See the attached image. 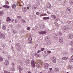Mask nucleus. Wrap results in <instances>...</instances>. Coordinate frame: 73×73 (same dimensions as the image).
Listing matches in <instances>:
<instances>
[{"label":"nucleus","mask_w":73,"mask_h":73,"mask_svg":"<svg viewBox=\"0 0 73 73\" xmlns=\"http://www.w3.org/2000/svg\"><path fill=\"white\" fill-rule=\"evenodd\" d=\"M51 60L53 63H56V58L55 56H52L51 58Z\"/></svg>","instance_id":"1"},{"label":"nucleus","mask_w":73,"mask_h":73,"mask_svg":"<svg viewBox=\"0 0 73 73\" xmlns=\"http://www.w3.org/2000/svg\"><path fill=\"white\" fill-rule=\"evenodd\" d=\"M49 65L48 63H46L44 65V69H48L49 68Z\"/></svg>","instance_id":"2"},{"label":"nucleus","mask_w":73,"mask_h":73,"mask_svg":"<svg viewBox=\"0 0 73 73\" xmlns=\"http://www.w3.org/2000/svg\"><path fill=\"white\" fill-rule=\"evenodd\" d=\"M31 64L32 67L34 68L35 67V61L33 60H32L31 61Z\"/></svg>","instance_id":"3"},{"label":"nucleus","mask_w":73,"mask_h":73,"mask_svg":"<svg viewBox=\"0 0 73 73\" xmlns=\"http://www.w3.org/2000/svg\"><path fill=\"white\" fill-rule=\"evenodd\" d=\"M37 60L36 61V66L37 68H38V67H39V66H40V65H41V64L40 63L39 61L38 62H37Z\"/></svg>","instance_id":"4"},{"label":"nucleus","mask_w":73,"mask_h":73,"mask_svg":"<svg viewBox=\"0 0 73 73\" xmlns=\"http://www.w3.org/2000/svg\"><path fill=\"white\" fill-rule=\"evenodd\" d=\"M72 11V9L71 8L68 7L67 9L66 12L68 13H71V11Z\"/></svg>","instance_id":"5"},{"label":"nucleus","mask_w":73,"mask_h":73,"mask_svg":"<svg viewBox=\"0 0 73 73\" xmlns=\"http://www.w3.org/2000/svg\"><path fill=\"white\" fill-rule=\"evenodd\" d=\"M9 62L8 60H5L4 63V65L5 66H8L9 65Z\"/></svg>","instance_id":"6"},{"label":"nucleus","mask_w":73,"mask_h":73,"mask_svg":"<svg viewBox=\"0 0 73 73\" xmlns=\"http://www.w3.org/2000/svg\"><path fill=\"white\" fill-rule=\"evenodd\" d=\"M59 42H60V43H62V42H63L64 41V40L63 39V38L62 37H60L59 38Z\"/></svg>","instance_id":"7"},{"label":"nucleus","mask_w":73,"mask_h":73,"mask_svg":"<svg viewBox=\"0 0 73 73\" xmlns=\"http://www.w3.org/2000/svg\"><path fill=\"white\" fill-rule=\"evenodd\" d=\"M3 7L4 8H6V9H8V8H10V6L5 5L3 6Z\"/></svg>","instance_id":"8"},{"label":"nucleus","mask_w":73,"mask_h":73,"mask_svg":"<svg viewBox=\"0 0 73 73\" xmlns=\"http://www.w3.org/2000/svg\"><path fill=\"white\" fill-rule=\"evenodd\" d=\"M22 11L23 12L25 13L27 11V8L25 7H23L22 8Z\"/></svg>","instance_id":"9"},{"label":"nucleus","mask_w":73,"mask_h":73,"mask_svg":"<svg viewBox=\"0 0 73 73\" xmlns=\"http://www.w3.org/2000/svg\"><path fill=\"white\" fill-rule=\"evenodd\" d=\"M46 7L47 8H51V7H52V6H51V4H50V3H48L46 5Z\"/></svg>","instance_id":"10"},{"label":"nucleus","mask_w":73,"mask_h":73,"mask_svg":"<svg viewBox=\"0 0 73 73\" xmlns=\"http://www.w3.org/2000/svg\"><path fill=\"white\" fill-rule=\"evenodd\" d=\"M11 19L10 18V17H8L7 18L6 21L7 22H10L11 21Z\"/></svg>","instance_id":"11"},{"label":"nucleus","mask_w":73,"mask_h":73,"mask_svg":"<svg viewBox=\"0 0 73 73\" xmlns=\"http://www.w3.org/2000/svg\"><path fill=\"white\" fill-rule=\"evenodd\" d=\"M73 38V34H70L69 36V38H68L69 39H72Z\"/></svg>","instance_id":"12"},{"label":"nucleus","mask_w":73,"mask_h":73,"mask_svg":"<svg viewBox=\"0 0 73 73\" xmlns=\"http://www.w3.org/2000/svg\"><path fill=\"white\" fill-rule=\"evenodd\" d=\"M16 5L15 4H14L12 5V8L13 9H15V8H16Z\"/></svg>","instance_id":"13"},{"label":"nucleus","mask_w":73,"mask_h":73,"mask_svg":"<svg viewBox=\"0 0 73 73\" xmlns=\"http://www.w3.org/2000/svg\"><path fill=\"white\" fill-rule=\"evenodd\" d=\"M6 26L5 25H3V26L2 27V29L3 30H5L6 29Z\"/></svg>","instance_id":"14"},{"label":"nucleus","mask_w":73,"mask_h":73,"mask_svg":"<svg viewBox=\"0 0 73 73\" xmlns=\"http://www.w3.org/2000/svg\"><path fill=\"white\" fill-rule=\"evenodd\" d=\"M26 63L27 64H29L30 63V60L29 59H27L26 60Z\"/></svg>","instance_id":"15"},{"label":"nucleus","mask_w":73,"mask_h":73,"mask_svg":"<svg viewBox=\"0 0 73 73\" xmlns=\"http://www.w3.org/2000/svg\"><path fill=\"white\" fill-rule=\"evenodd\" d=\"M49 41V36H48L46 38V41Z\"/></svg>","instance_id":"16"},{"label":"nucleus","mask_w":73,"mask_h":73,"mask_svg":"<svg viewBox=\"0 0 73 73\" xmlns=\"http://www.w3.org/2000/svg\"><path fill=\"white\" fill-rule=\"evenodd\" d=\"M43 20H49V18L48 17H43Z\"/></svg>","instance_id":"17"},{"label":"nucleus","mask_w":73,"mask_h":73,"mask_svg":"<svg viewBox=\"0 0 73 73\" xmlns=\"http://www.w3.org/2000/svg\"><path fill=\"white\" fill-rule=\"evenodd\" d=\"M69 28V27L68 26H64L63 28V30H64V29L65 31H66V29H68Z\"/></svg>","instance_id":"18"},{"label":"nucleus","mask_w":73,"mask_h":73,"mask_svg":"<svg viewBox=\"0 0 73 73\" xmlns=\"http://www.w3.org/2000/svg\"><path fill=\"white\" fill-rule=\"evenodd\" d=\"M69 3L70 5L73 4V0H70L69 1Z\"/></svg>","instance_id":"19"},{"label":"nucleus","mask_w":73,"mask_h":73,"mask_svg":"<svg viewBox=\"0 0 73 73\" xmlns=\"http://www.w3.org/2000/svg\"><path fill=\"white\" fill-rule=\"evenodd\" d=\"M54 38H56V39H57V38H58V36H57V34H55L54 35Z\"/></svg>","instance_id":"20"},{"label":"nucleus","mask_w":73,"mask_h":73,"mask_svg":"<svg viewBox=\"0 0 73 73\" xmlns=\"http://www.w3.org/2000/svg\"><path fill=\"white\" fill-rule=\"evenodd\" d=\"M68 57H63L62 58L63 60H64V61L65 60H67V59H68Z\"/></svg>","instance_id":"21"},{"label":"nucleus","mask_w":73,"mask_h":73,"mask_svg":"<svg viewBox=\"0 0 73 73\" xmlns=\"http://www.w3.org/2000/svg\"><path fill=\"white\" fill-rule=\"evenodd\" d=\"M18 69H19V71H22V70H23V68H22L21 67L18 66Z\"/></svg>","instance_id":"22"},{"label":"nucleus","mask_w":73,"mask_h":73,"mask_svg":"<svg viewBox=\"0 0 73 73\" xmlns=\"http://www.w3.org/2000/svg\"><path fill=\"white\" fill-rule=\"evenodd\" d=\"M0 37H5V36L4 35L1 33L0 34Z\"/></svg>","instance_id":"23"},{"label":"nucleus","mask_w":73,"mask_h":73,"mask_svg":"<svg viewBox=\"0 0 73 73\" xmlns=\"http://www.w3.org/2000/svg\"><path fill=\"white\" fill-rule=\"evenodd\" d=\"M4 15V12L3 11H0V16H2Z\"/></svg>","instance_id":"24"},{"label":"nucleus","mask_w":73,"mask_h":73,"mask_svg":"<svg viewBox=\"0 0 73 73\" xmlns=\"http://www.w3.org/2000/svg\"><path fill=\"white\" fill-rule=\"evenodd\" d=\"M47 14H45V13H43V14H41V15H40V16H47Z\"/></svg>","instance_id":"25"},{"label":"nucleus","mask_w":73,"mask_h":73,"mask_svg":"<svg viewBox=\"0 0 73 73\" xmlns=\"http://www.w3.org/2000/svg\"><path fill=\"white\" fill-rule=\"evenodd\" d=\"M28 40L29 41H32V36H30L29 37Z\"/></svg>","instance_id":"26"},{"label":"nucleus","mask_w":73,"mask_h":73,"mask_svg":"<svg viewBox=\"0 0 73 73\" xmlns=\"http://www.w3.org/2000/svg\"><path fill=\"white\" fill-rule=\"evenodd\" d=\"M55 70L56 72H58L59 71V68L56 67L55 68Z\"/></svg>","instance_id":"27"},{"label":"nucleus","mask_w":73,"mask_h":73,"mask_svg":"<svg viewBox=\"0 0 73 73\" xmlns=\"http://www.w3.org/2000/svg\"><path fill=\"white\" fill-rule=\"evenodd\" d=\"M3 58L1 56L0 57V61L1 62L3 61Z\"/></svg>","instance_id":"28"},{"label":"nucleus","mask_w":73,"mask_h":73,"mask_svg":"<svg viewBox=\"0 0 73 73\" xmlns=\"http://www.w3.org/2000/svg\"><path fill=\"white\" fill-rule=\"evenodd\" d=\"M70 61H71V62L73 61V56H72L70 59Z\"/></svg>","instance_id":"29"},{"label":"nucleus","mask_w":73,"mask_h":73,"mask_svg":"<svg viewBox=\"0 0 73 73\" xmlns=\"http://www.w3.org/2000/svg\"><path fill=\"white\" fill-rule=\"evenodd\" d=\"M39 34H40V35H42L43 34V31H39Z\"/></svg>","instance_id":"30"},{"label":"nucleus","mask_w":73,"mask_h":73,"mask_svg":"<svg viewBox=\"0 0 73 73\" xmlns=\"http://www.w3.org/2000/svg\"><path fill=\"white\" fill-rule=\"evenodd\" d=\"M52 17L53 19H56V16H55L54 15H52Z\"/></svg>","instance_id":"31"},{"label":"nucleus","mask_w":73,"mask_h":73,"mask_svg":"<svg viewBox=\"0 0 73 73\" xmlns=\"http://www.w3.org/2000/svg\"><path fill=\"white\" fill-rule=\"evenodd\" d=\"M12 71H15V67H13L11 69Z\"/></svg>","instance_id":"32"},{"label":"nucleus","mask_w":73,"mask_h":73,"mask_svg":"<svg viewBox=\"0 0 73 73\" xmlns=\"http://www.w3.org/2000/svg\"><path fill=\"white\" fill-rule=\"evenodd\" d=\"M28 43L29 44H32V40H29L28 42Z\"/></svg>","instance_id":"33"},{"label":"nucleus","mask_w":73,"mask_h":73,"mask_svg":"<svg viewBox=\"0 0 73 73\" xmlns=\"http://www.w3.org/2000/svg\"><path fill=\"white\" fill-rule=\"evenodd\" d=\"M47 53L48 54H49V53H52V52L50 51H47Z\"/></svg>","instance_id":"34"},{"label":"nucleus","mask_w":73,"mask_h":73,"mask_svg":"<svg viewBox=\"0 0 73 73\" xmlns=\"http://www.w3.org/2000/svg\"><path fill=\"white\" fill-rule=\"evenodd\" d=\"M70 44L71 45H73V41H72L70 42Z\"/></svg>","instance_id":"35"},{"label":"nucleus","mask_w":73,"mask_h":73,"mask_svg":"<svg viewBox=\"0 0 73 73\" xmlns=\"http://www.w3.org/2000/svg\"><path fill=\"white\" fill-rule=\"evenodd\" d=\"M11 58H12V57L10 56H9L8 57V59L9 60H11Z\"/></svg>","instance_id":"36"},{"label":"nucleus","mask_w":73,"mask_h":73,"mask_svg":"<svg viewBox=\"0 0 73 73\" xmlns=\"http://www.w3.org/2000/svg\"><path fill=\"white\" fill-rule=\"evenodd\" d=\"M27 30L28 31H30L31 30V28L29 27H28L27 28Z\"/></svg>","instance_id":"37"},{"label":"nucleus","mask_w":73,"mask_h":73,"mask_svg":"<svg viewBox=\"0 0 73 73\" xmlns=\"http://www.w3.org/2000/svg\"><path fill=\"white\" fill-rule=\"evenodd\" d=\"M36 15H39V14H40V13H39V12H36Z\"/></svg>","instance_id":"38"},{"label":"nucleus","mask_w":73,"mask_h":73,"mask_svg":"<svg viewBox=\"0 0 73 73\" xmlns=\"http://www.w3.org/2000/svg\"><path fill=\"white\" fill-rule=\"evenodd\" d=\"M17 18L19 19H21V17L20 16H18L17 17Z\"/></svg>","instance_id":"39"},{"label":"nucleus","mask_w":73,"mask_h":73,"mask_svg":"<svg viewBox=\"0 0 73 73\" xmlns=\"http://www.w3.org/2000/svg\"><path fill=\"white\" fill-rule=\"evenodd\" d=\"M47 32L46 31H43V34H46Z\"/></svg>","instance_id":"40"},{"label":"nucleus","mask_w":73,"mask_h":73,"mask_svg":"<svg viewBox=\"0 0 73 73\" xmlns=\"http://www.w3.org/2000/svg\"><path fill=\"white\" fill-rule=\"evenodd\" d=\"M44 50H45V48H42L41 49V51H44Z\"/></svg>","instance_id":"41"},{"label":"nucleus","mask_w":73,"mask_h":73,"mask_svg":"<svg viewBox=\"0 0 73 73\" xmlns=\"http://www.w3.org/2000/svg\"><path fill=\"white\" fill-rule=\"evenodd\" d=\"M16 33V31L14 30L13 31V33H14V34H15Z\"/></svg>","instance_id":"42"},{"label":"nucleus","mask_w":73,"mask_h":73,"mask_svg":"<svg viewBox=\"0 0 73 73\" xmlns=\"http://www.w3.org/2000/svg\"><path fill=\"white\" fill-rule=\"evenodd\" d=\"M41 53V50H39L37 52V53Z\"/></svg>","instance_id":"43"},{"label":"nucleus","mask_w":73,"mask_h":73,"mask_svg":"<svg viewBox=\"0 0 73 73\" xmlns=\"http://www.w3.org/2000/svg\"><path fill=\"white\" fill-rule=\"evenodd\" d=\"M5 4H9V2L8 1H6Z\"/></svg>","instance_id":"44"},{"label":"nucleus","mask_w":73,"mask_h":73,"mask_svg":"<svg viewBox=\"0 0 73 73\" xmlns=\"http://www.w3.org/2000/svg\"><path fill=\"white\" fill-rule=\"evenodd\" d=\"M18 2H17V4H19L20 3V0H18Z\"/></svg>","instance_id":"45"},{"label":"nucleus","mask_w":73,"mask_h":73,"mask_svg":"<svg viewBox=\"0 0 73 73\" xmlns=\"http://www.w3.org/2000/svg\"><path fill=\"white\" fill-rule=\"evenodd\" d=\"M47 13H48V14H51V13L49 11H47Z\"/></svg>","instance_id":"46"},{"label":"nucleus","mask_w":73,"mask_h":73,"mask_svg":"<svg viewBox=\"0 0 73 73\" xmlns=\"http://www.w3.org/2000/svg\"><path fill=\"white\" fill-rule=\"evenodd\" d=\"M34 8V9H36V7H35L34 6L32 8Z\"/></svg>","instance_id":"47"},{"label":"nucleus","mask_w":73,"mask_h":73,"mask_svg":"<svg viewBox=\"0 0 73 73\" xmlns=\"http://www.w3.org/2000/svg\"><path fill=\"white\" fill-rule=\"evenodd\" d=\"M14 21V19H11V22L12 23H13V22Z\"/></svg>","instance_id":"48"},{"label":"nucleus","mask_w":73,"mask_h":73,"mask_svg":"<svg viewBox=\"0 0 73 73\" xmlns=\"http://www.w3.org/2000/svg\"><path fill=\"white\" fill-rule=\"evenodd\" d=\"M22 21L23 22H24V23H25V20H22Z\"/></svg>","instance_id":"49"},{"label":"nucleus","mask_w":73,"mask_h":73,"mask_svg":"<svg viewBox=\"0 0 73 73\" xmlns=\"http://www.w3.org/2000/svg\"><path fill=\"white\" fill-rule=\"evenodd\" d=\"M49 70H50V71H51V70H52V68H50L49 69Z\"/></svg>","instance_id":"50"},{"label":"nucleus","mask_w":73,"mask_h":73,"mask_svg":"<svg viewBox=\"0 0 73 73\" xmlns=\"http://www.w3.org/2000/svg\"><path fill=\"white\" fill-rule=\"evenodd\" d=\"M48 73H53V72L52 71H48Z\"/></svg>","instance_id":"51"},{"label":"nucleus","mask_w":73,"mask_h":73,"mask_svg":"<svg viewBox=\"0 0 73 73\" xmlns=\"http://www.w3.org/2000/svg\"><path fill=\"white\" fill-rule=\"evenodd\" d=\"M12 66H13V67H15V64H14V63L12 64Z\"/></svg>","instance_id":"52"},{"label":"nucleus","mask_w":73,"mask_h":73,"mask_svg":"<svg viewBox=\"0 0 73 73\" xmlns=\"http://www.w3.org/2000/svg\"><path fill=\"white\" fill-rule=\"evenodd\" d=\"M15 23H17V20H15Z\"/></svg>","instance_id":"53"},{"label":"nucleus","mask_w":73,"mask_h":73,"mask_svg":"<svg viewBox=\"0 0 73 73\" xmlns=\"http://www.w3.org/2000/svg\"><path fill=\"white\" fill-rule=\"evenodd\" d=\"M56 27H58V24L57 23L56 24Z\"/></svg>","instance_id":"54"},{"label":"nucleus","mask_w":73,"mask_h":73,"mask_svg":"<svg viewBox=\"0 0 73 73\" xmlns=\"http://www.w3.org/2000/svg\"><path fill=\"white\" fill-rule=\"evenodd\" d=\"M67 23H69L68 24H70V21H68Z\"/></svg>","instance_id":"55"},{"label":"nucleus","mask_w":73,"mask_h":73,"mask_svg":"<svg viewBox=\"0 0 73 73\" xmlns=\"http://www.w3.org/2000/svg\"><path fill=\"white\" fill-rule=\"evenodd\" d=\"M1 21L0 20V25H1Z\"/></svg>","instance_id":"56"},{"label":"nucleus","mask_w":73,"mask_h":73,"mask_svg":"<svg viewBox=\"0 0 73 73\" xmlns=\"http://www.w3.org/2000/svg\"><path fill=\"white\" fill-rule=\"evenodd\" d=\"M3 8V7H2L0 6V9H2Z\"/></svg>","instance_id":"57"},{"label":"nucleus","mask_w":73,"mask_h":73,"mask_svg":"<svg viewBox=\"0 0 73 73\" xmlns=\"http://www.w3.org/2000/svg\"><path fill=\"white\" fill-rule=\"evenodd\" d=\"M27 73H32V72H28Z\"/></svg>","instance_id":"58"},{"label":"nucleus","mask_w":73,"mask_h":73,"mask_svg":"<svg viewBox=\"0 0 73 73\" xmlns=\"http://www.w3.org/2000/svg\"><path fill=\"white\" fill-rule=\"evenodd\" d=\"M19 72L20 73H21V71H19Z\"/></svg>","instance_id":"59"},{"label":"nucleus","mask_w":73,"mask_h":73,"mask_svg":"<svg viewBox=\"0 0 73 73\" xmlns=\"http://www.w3.org/2000/svg\"><path fill=\"white\" fill-rule=\"evenodd\" d=\"M27 9H29V7H27Z\"/></svg>","instance_id":"60"},{"label":"nucleus","mask_w":73,"mask_h":73,"mask_svg":"<svg viewBox=\"0 0 73 73\" xmlns=\"http://www.w3.org/2000/svg\"><path fill=\"white\" fill-rule=\"evenodd\" d=\"M59 34H60V35H61V33H60Z\"/></svg>","instance_id":"61"},{"label":"nucleus","mask_w":73,"mask_h":73,"mask_svg":"<svg viewBox=\"0 0 73 73\" xmlns=\"http://www.w3.org/2000/svg\"><path fill=\"white\" fill-rule=\"evenodd\" d=\"M41 1H42L43 0H40Z\"/></svg>","instance_id":"62"},{"label":"nucleus","mask_w":73,"mask_h":73,"mask_svg":"<svg viewBox=\"0 0 73 73\" xmlns=\"http://www.w3.org/2000/svg\"><path fill=\"white\" fill-rule=\"evenodd\" d=\"M60 1H61V0H60Z\"/></svg>","instance_id":"63"},{"label":"nucleus","mask_w":73,"mask_h":73,"mask_svg":"<svg viewBox=\"0 0 73 73\" xmlns=\"http://www.w3.org/2000/svg\"><path fill=\"white\" fill-rule=\"evenodd\" d=\"M64 53H65V52H64Z\"/></svg>","instance_id":"64"}]
</instances>
